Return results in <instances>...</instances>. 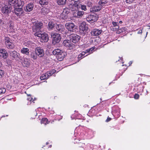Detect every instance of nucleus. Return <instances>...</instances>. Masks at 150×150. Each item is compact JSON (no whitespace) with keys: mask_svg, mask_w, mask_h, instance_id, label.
I'll return each mask as SVG.
<instances>
[{"mask_svg":"<svg viewBox=\"0 0 150 150\" xmlns=\"http://www.w3.org/2000/svg\"><path fill=\"white\" fill-rule=\"evenodd\" d=\"M34 4L32 3H30L28 4L24 9L26 12H29L31 11L33 8Z\"/></svg>","mask_w":150,"mask_h":150,"instance_id":"obj_15","label":"nucleus"},{"mask_svg":"<svg viewBox=\"0 0 150 150\" xmlns=\"http://www.w3.org/2000/svg\"><path fill=\"white\" fill-rule=\"evenodd\" d=\"M87 52H86V50L85 52H83L81 54L83 56V57H85V56H83L86 53H87Z\"/></svg>","mask_w":150,"mask_h":150,"instance_id":"obj_49","label":"nucleus"},{"mask_svg":"<svg viewBox=\"0 0 150 150\" xmlns=\"http://www.w3.org/2000/svg\"><path fill=\"white\" fill-rule=\"evenodd\" d=\"M144 86H141L140 87V88H141V89L139 90V92H143V89H144Z\"/></svg>","mask_w":150,"mask_h":150,"instance_id":"obj_48","label":"nucleus"},{"mask_svg":"<svg viewBox=\"0 0 150 150\" xmlns=\"http://www.w3.org/2000/svg\"><path fill=\"white\" fill-rule=\"evenodd\" d=\"M27 95L28 96V97L27 98V100L29 101V102H28V104L30 105V104H31L33 102L34 100H33V98L31 97V96L30 94H27Z\"/></svg>","mask_w":150,"mask_h":150,"instance_id":"obj_30","label":"nucleus"},{"mask_svg":"<svg viewBox=\"0 0 150 150\" xmlns=\"http://www.w3.org/2000/svg\"><path fill=\"white\" fill-rule=\"evenodd\" d=\"M100 100H102V98H100Z\"/></svg>","mask_w":150,"mask_h":150,"instance_id":"obj_60","label":"nucleus"},{"mask_svg":"<svg viewBox=\"0 0 150 150\" xmlns=\"http://www.w3.org/2000/svg\"><path fill=\"white\" fill-rule=\"evenodd\" d=\"M64 13H65L67 16L69 12V9L67 8H64L62 11Z\"/></svg>","mask_w":150,"mask_h":150,"instance_id":"obj_38","label":"nucleus"},{"mask_svg":"<svg viewBox=\"0 0 150 150\" xmlns=\"http://www.w3.org/2000/svg\"><path fill=\"white\" fill-rule=\"evenodd\" d=\"M80 32L83 35H84L88 30V27L84 23H81L79 27Z\"/></svg>","mask_w":150,"mask_h":150,"instance_id":"obj_9","label":"nucleus"},{"mask_svg":"<svg viewBox=\"0 0 150 150\" xmlns=\"http://www.w3.org/2000/svg\"><path fill=\"white\" fill-rule=\"evenodd\" d=\"M95 48V47H93L86 50V52L89 53V54L92 53L93 50Z\"/></svg>","mask_w":150,"mask_h":150,"instance_id":"obj_36","label":"nucleus"},{"mask_svg":"<svg viewBox=\"0 0 150 150\" xmlns=\"http://www.w3.org/2000/svg\"><path fill=\"white\" fill-rule=\"evenodd\" d=\"M21 63L22 65L26 67H28L30 64V62L28 59L27 58H25L23 60H21Z\"/></svg>","mask_w":150,"mask_h":150,"instance_id":"obj_21","label":"nucleus"},{"mask_svg":"<svg viewBox=\"0 0 150 150\" xmlns=\"http://www.w3.org/2000/svg\"><path fill=\"white\" fill-rule=\"evenodd\" d=\"M73 14L74 16L80 18L84 14V12L82 11H78L76 10V11L73 12Z\"/></svg>","mask_w":150,"mask_h":150,"instance_id":"obj_17","label":"nucleus"},{"mask_svg":"<svg viewBox=\"0 0 150 150\" xmlns=\"http://www.w3.org/2000/svg\"><path fill=\"white\" fill-rule=\"evenodd\" d=\"M142 28H140V30L138 32V34H141L142 33Z\"/></svg>","mask_w":150,"mask_h":150,"instance_id":"obj_50","label":"nucleus"},{"mask_svg":"<svg viewBox=\"0 0 150 150\" xmlns=\"http://www.w3.org/2000/svg\"><path fill=\"white\" fill-rule=\"evenodd\" d=\"M139 94L136 93L134 95V97L135 99H137L139 98Z\"/></svg>","mask_w":150,"mask_h":150,"instance_id":"obj_44","label":"nucleus"},{"mask_svg":"<svg viewBox=\"0 0 150 150\" xmlns=\"http://www.w3.org/2000/svg\"><path fill=\"white\" fill-rule=\"evenodd\" d=\"M105 3L102 1H100L99 2V5L96 6L92 8V10L93 12H97L99 11L102 8V5Z\"/></svg>","mask_w":150,"mask_h":150,"instance_id":"obj_12","label":"nucleus"},{"mask_svg":"<svg viewBox=\"0 0 150 150\" xmlns=\"http://www.w3.org/2000/svg\"><path fill=\"white\" fill-rule=\"evenodd\" d=\"M67 0H57V3L59 5H64L66 2Z\"/></svg>","mask_w":150,"mask_h":150,"instance_id":"obj_29","label":"nucleus"},{"mask_svg":"<svg viewBox=\"0 0 150 150\" xmlns=\"http://www.w3.org/2000/svg\"><path fill=\"white\" fill-rule=\"evenodd\" d=\"M47 144H48V143H47H47H46V144H47Z\"/></svg>","mask_w":150,"mask_h":150,"instance_id":"obj_61","label":"nucleus"},{"mask_svg":"<svg viewBox=\"0 0 150 150\" xmlns=\"http://www.w3.org/2000/svg\"><path fill=\"white\" fill-rule=\"evenodd\" d=\"M50 113V114H53L54 113V111H51Z\"/></svg>","mask_w":150,"mask_h":150,"instance_id":"obj_53","label":"nucleus"},{"mask_svg":"<svg viewBox=\"0 0 150 150\" xmlns=\"http://www.w3.org/2000/svg\"><path fill=\"white\" fill-rule=\"evenodd\" d=\"M41 123L46 125L48 123V120L46 118H43L41 120Z\"/></svg>","mask_w":150,"mask_h":150,"instance_id":"obj_32","label":"nucleus"},{"mask_svg":"<svg viewBox=\"0 0 150 150\" xmlns=\"http://www.w3.org/2000/svg\"><path fill=\"white\" fill-rule=\"evenodd\" d=\"M39 3L42 6L47 5L48 3V0H40Z\"/></svg>","mask_w":150,"mask_h":150,"instance_id":"obj_27","label":"nucleus"},{"mask_svg":"<svg viewBox=\"0 0 150 150\" xmlns=\"http://www.w3.org/2000/svg\"><path fill=\"white\" fill-rule=\"evenodd\" d=\"M8 5L11 7V6H15L17 5L18 0H8Z\"/></svg>","mask_w":150,"mask_h":150,"instance_id":"obj_23","label":"nucleus"},{"mask_svg":"<svg viewBox=\"0 0 150 150\" xmlns=\"http://www.w3.org/2000/svg\"><path fill=\"white\" fill-rule=\"evenodd\" d=\"M10 56L13 59H14L16 58H18L19 59H21V56L20 55V54L17 52L15 50H10L9 51Z\"/></svg>","mask_w":150,"mask_h":150,"instance_id":"obj_8","label":"nucleus"},{"mask_svg":"<svg viewBox=\"0 0 150 150\" xmlns=\"http://www.w3.org/2000/svg\"><path fill=\"white\" fill-rule=\"evenodd\" d=\"M14 13L18 16H20L23 13V9L22 7L16 8L14 9Z\"/></svg>","mask_w":150,"mask_h":150,"instance_id":"obj_19","label":"nucleus"},{"mask_svg":"<svg viewBox=\"0 0 150 150\" xmlns=\"http://www.w3.org/2000/svg\"><path fill=\"white\" fill-rule=\"evenodd\" d=\"M52 38V43L53 44L55 45L59 43L61 40V37L59 34L55 33H52L51 35Z\"/></svg>","mask_w":150,"mask_h":150,"instance_id":"obj_4","label":"nucleus"},{"mask_svg":"<svg viewBox=\"0 0 150 150\" xmlns=\"http://www.w3.org/2000/svg\"><path fill=\"white\" fill-rule=\"evenodd\" d=\"M146 95H147V93H148V91H147V90H146Z\"/></svg>","mask_w":150,"mask_h":150,"instance_id":"obj_55","label":"nucleus"},{"mask_svg":"<svg viewBox=\"0 0 150 150\" xmlns=\"http://www.w3.org/2000/svg\"><path fill=\"white\" fill-rule=\"evenodd\" d=\"M122 59H123L122 58H121L120 59V60H122Z\"/></svg>","mask_w":150,"mask_h":150,"instance_id":"obj_56","label":"nucleus"},{"mask_svg":"<svg viewBox=\"0 0 150 150\" xmlns=\"http://www.w3.org/2000/svg\"><path fill=\"white\" fill-rule=\"evenodd\" d=\"M4 74V71L3 70L0 69V78L2 77Z\"/></svg>","mask_w":150,"mask_h":150,"instance_id":"obj_42","label":"nucleus"},{"mask_svg":"<svg viewBox=\"0 0 150 150\" xmlns=\"http://www.w3.org/2000/svg\"><path fill=\"white\" fill-rule=\"evenodd\" d=\"M63 45L67 47H69V48L71 49V47L73 44L71 43L70 41L69 40H65L63 42Z\"/></svg>","mask_w":150,"mask_h":150,"instance_id":"obj_20","label":"nucleus"},{"mask_svg":"<svg viewBox=\"0 0 150 150\" xmlns=\"http://www.w3.org/2000/svg\"><path fill=\"white\" fill-rule=\"evenodd\" d=\"M113 114H116V115H117V116L119 117L120 115V112L119 111H118L116 113L113 112Z\"/></svg>","mask_w":150,"mask_h":150,"instance_id":"obj_46","label":"nucleus"},{"mask_svg":"<svg viewBox=\"0 0 150 150\" xmlns=\"http://www.w3.org/2000/svg\"><path fill=\"white\" fill-rule=\"evenodd\" d=\"M4 37L5 38L4 40L5 44L11 42V40L10 38L8 37V36H6V35H5L4 36Z\"/></svg>","mask_w":150,"mask_h":150,"instance_id":"obj_31","label":"nucleus"},{"mask_svg":"<svg viewBox=\"0 0 150 150\" xmlns=\"http://www.w3.org/2000/svg\"><path fill=\"white\" fill-rule=\"evenodd\" d=\"M42 10V13L44 15L48 13L50 11L49 9L46 8H43Z\"/></svg>","mask_w":150,"mask_h":150,"instance_id":"obj_33","label":"nucleus"},{"mask_svg":"<svg viewBox=\"0 0 150 150\" xmlns=\"http://www.w3.org/2000/svg\"><path fill=\"white\" fill-rule=\"evenodd\" d=\"M135 0H126V2L127 3L131 4Z\"/></svg>","mask_w":150,"mask_h":150,"instance_id":"obj_45","label":"nucleus"},{"mask_svg":"<svg viewBox=\"0 0 150 150\" xmlns=\"http://www.w3.org/2000/svg\"><path fill=\"white\" fill-rule=\"evenodd\" d=\"M21 52L23 54H25L26 55L29 54V50L28 48L23 47L21 50Z\"/></svg>","mask_w":150,"mask_h":150,"instance_id":"obj_24","label":"nucleus"},{"mask_svg":"<svg viewBox=\"0 0 150 150\" xmlns=\"http://www.w3.org/2000/svg\"><path fill=\"white\" fill-rule=\"evenodd\" d=\"M56 72L55 69H53L52 71H47L42 74L40 77L41 80H43L48 79L49 77Z\"/></svg>","mask_w":150,"mask_h":150,"instance_id":"obj_6","label":"nucleus"},{"mask_svg":"<svg viewBox=\"0 0 150 150\" xmlns=\"http://www.w3.org/2000/svg\"><path fill=\"white\" fill-rule=\"evenodd\" d=\"M82 57H83V56L82 55V54H80L78 56V57L79 58H82Z\"/></svg>","mask_w":150,"mask_h":150,"instance_id":"obj_52","label":"nucleus"},{"mask_svg":"<svg viewBox=\"0 0 150 150\" xmlns=\"http://www.w3.org/2000/svg\"><path fill=\"white\" fill-rule=\"evenodd\" d=\"M43 25L42 23L38 21L35 22L33 23V30L34 31H35L38 30H39Z\"/></svg>","mask_w":150,"mask_h":150,"instance_id":"obj_11","label":"nucleus"},{"mask_svg":"<svg viewBox=\"0 0 150 150\" xmlns=\"http://www.w3.org/2000/svg\"><path fill=\"white\" fill-rule=\"evenodd\" d=\"M111 120V118L110 117H108L107 119L106 120V122H108L110 121Z\"/></svg>","mask_w":150,"mask_h":150,"instance_id":"obj_51","label":"nucleus"},{"mask_svg":"<svg viewBox=\"0 0 150 150\" xmlns=\"http://www.w3.org/2000/svg\"><path fill=\"white\" fill-rule=\"evenodd\" d=\"M11 9L12 7L9 5H4L1 8V11L3 13L7 14L11 12Z\"/></svg>","mask_w":150,"mask_h":150,"instance_id":"obj_7","label":"nucleus"},{"mask_svg":"<svg viewBox=\"0 0 150 150\" xmlns=\"http://www.w3.org/2000/svg\"><path fill=\"white\" fill-rule=\"evenodd\" d=\"M65 25L67 29L71 32H73L75 30V25L72 23H67Z\"/></svg>","mask_w":150,"mask_h":150,"instance_id":"obj_10","label":"nucleus"},{"mask_svg":"<svg viewBox=\"0 0 150 150\" xmlns=\"http://www.w3.org/2000/svg\"><path fill=\"white\" fill-rule=\"evenodd\" d=\"M102 32L101 30H98L97 29H94L91 32L92 35L94 36H98Z\"/></svg>","mask_w":150,"mask_h":150,"instance_id":"obj_18","label":"nucleus"},{"mask_svg":"<svg viewBox=\"0 0 150 150\" xmlns=\"http://www.w3.org/2000/svg\"><path fill=\"white\" fill-rule=\"evenodd\" d=\"M81 4L79 1H73V2H70L69 5V7L70 9L74 12L80 7Z\"/></svg>","mask_w":150,"mask_h":150,"instance_id":"obj_3","label":"nucleus"},{"mask_svg":"<svg viewBox=\"0 0 150 150\" xmlns=\"http://www.w3.org/2000/svg\"><path fill=\"white\" fill-rule=\"evenodd\" d=\"M0 56L4 59L7 58L8 56V54L6 50L4 49H0Z\"/></svg>","mask_w":150,"mask_h":150,"instance_id":"obj_16","label":"nucleus"},{"mask_svg":"<svg viewBox=\"0 0 150 150\" xmlns=\"http://www.w3.org/2000/svg\"><path fill=\"white\" fill-rule=\"evenodd\" d=\"M93 3V1L91 0H89L87 2V6L89 7H90L92 6Z\"/></svg>","mask_w":150,"mask_h":150,"instance_id":"obj_37","label":"nucleus"},{"mask_svg":"<svg viewBox=\"0 0 150 150\" xmlns=\"http://www.w3.org/2000/svg\"><path fill=\"white\" fill-rule=\"evenodd\" d=\"M112 24L114 26H117V29H118L119 28V26L118 25V23H117L113 22H112Z\"/></svg>","mask_w":150,"mask_h":150,"instance_id":"obj_43","label":"nucleus"},{"mask_svg":"<svg viewBox=\"0 0 150 150\" xmlns=\"http://www.w3.org/2000/svg\"><path fill=\"white\" fill-rule=\"evenodd\" d=\"M53 54L56 55L57 59L61 61L62 60L64 57V54L62 51L59 49H54L52 51Z\"/></svg>","mask_w":150,"mask_h":150,"instance_id":"obj_2","label":"nucleus"},{"mask_svg":"<svg viewBox=\"0 0 150 150\" xmlns=\"http://www.w3.org/2000/svg\"><path fill=\"white\" fill-rule=\"evenodd\" d=\"M56 27L57 30L59 32L62 33L64 31V28L63 25L61 24L57 25L56 24Z\"/></svg>","mask_w":150,"mask_h":150,"instance_id":"obj_22","label":"nucleus"},{"mask_svg":"<svg viewBox=\"0 0 150 150\" xmlns=\"http://www.w3.org/2000/svg\"><path fill=\"white\" fill-rule=\"evenodd\" d=\"M30 55L31 57L33 59H36L37 58V55L35 51L31 52Z\"/></svg>","mask_w":150,"mask_h":150,"instance_id":"obj_28","label":"nucleus"},{"mask_svg":"<svg viewBox=\"0 0 150 150\" xmlns=\"http://www.w3.org/2000/svg\"><path fill=\"white\" fill-rule=\"evenodd\" d=\"M6 92V89L4 88H0V95L4 94Z\"/></svg>","mask_w":150,"mask_h":150,"instance_id":"obj_39","label":"nucleus"},{"mask_svg":"<svg viewBox=\"0 0 150 150\" xmlns=\"http://www.w3.org/2000/svg\"><path fill=\"white\" fill-rule=\"evenodd\" d=\"M35 35L40 38V41L42 42H46L49 40L47 34L43 31H37L35 33Z\"/></svg>","mask_w":150,"mask_h":150,"instance_id":"obj_1","label":"nucleus"},{"mask_svg":"<svg viewBox=\"0 0 150 150\" xmlns=\"http://www.w3.org/2000/svg\"><path fill=\"white\" fill-rule=\"evenodd\" d=\"M60 17L63 19L65 20L67 19V16L65 13H64L63 11L60 14Z\"/></svg>","mask_w":150,"mask_h":150,"instance_id":"obj_34","label":"nucleus"},{"mask_svg":"<svg viewBox=\"0 0 150 150\" xmlns=\"http://www.w3.org/2000/svg\"><path fill=\"white\" fill-rule=\"evenodd\" d=\"M1 22V20L0 19V23Z\"/></svg>","mask_w":150,"mask_h":150,"instance_id":"obj_58","label":"nucleus"},{"mask_svg":"<svg viewBox=\"0 0 150 150\" xmlns=\"http://www.w3.org/2000/svg\"><path fill=\"white\" fill-rule=\"evenodd\" d=\"M9 26L10 28L12 29L13 28V24L12 23H11L9 25Z\"/></svg>","mask_w":150,"mask_h":150,"instance_id":"obj_47","label":"nucleus"},{"mask_svg":"<svg viewBox=\"0 0 150 150\" xmlns=\"http://www.w3.org/2000/svg\"><path fill=\"white\" fill-rule=\"evenodd\" d=\"M6 47L9 49H12L14 48L15 45L14 43L12 42L8 43L5 44Z\"/></svg>","mask_w":150,"mask_h":150,"instance_id":"obj_25","label":"nucleus"},{"mask_svg":"<svg viewBox=\"0 0 150 150\" xmlns=\"http://www.w3.org/2000/svg\"><path fill=\"white\" fill-rule=\"evenodd\" d=\"M80 7L82 10L86 11L87 10L86 6L85 5H81V4Z\"/></svg>","mask_w":150,"mask_h":150,"instance_id":"obj_40","label":"nucleus"},{"mask_svg":"<svg viewBox=\"0 0 150 150\" xmlns=\"http://www.w3.org/2000/svg\"><path fill=\"white\" fill-rule=\"evenodd\" d=\"M24 4V2L21 0H18V2L17 4V6H23Z\"/></svg>","mask_w":150,"mask_h":150,"instance_id":"obj_35","label":"nucleus"},{"mask_svg":"<svg viewBox=\"0 0 150 150\" xmlns=\"http://www.w3.org/2000/svg\"><path fill=\"white\" fill-rule=\"evenodd\" d=\"M56 24H54L52 22H50L48 24V29L50 30L52 29L54 26H56Z\"/></svg>","mask_w":150,"mask_h":150,"instance_id":"obj_26","label":"nucleus"},{"mask_svg":"<svg viewBox=\"0 0 150 150\" xmlns=\"http://www.w3.org/2000/svg\"><path fill=\"white\" fill-rule=\"evenodd\" d=\"M70 37L71 40L74 43L78 42L80 39V37L76 34L72 35Z\"/></svg>","mask_w":150,"mask_h":150,"instance_id":"obj_14","label":"nucleus"},{"mask_svg":"<svg viewBox=\"0 0 150 150\" xmlns=\"http://www.w3.org/2000/svg\"><path fill=\"white\" fill-rule=\"evenodd\" d=\"M147 34H148V32H147L146 33V35H147Z\"/></svg>","mask_w":150,"mask_h":150,"instance_id":"obj_57","label":"nucleus"},{"mask_svg":"<svg viewBox=\"0 0 150 150\" xmlns=\"http://www.w3.org/2000/svg\"><path fill=\"white\" fill-rule=\"evenodd\" d=\"M35 51L39 57H42L44 55L43 50L40 47H37L35 49Z\"/></svg>","mask_w":150,"mask_h":150,"instance_id":"obj_13","label":"nucleus"},{"mask_svg":"<svg viewBox=\"0 0 150 150\" xmlns=\"http://www.w3.org/2000/svg\"><path fill=\"white\" fill-rule=\"evenodd\" d=\"M98 18V15L96 14L89 15L86 17V20L90 23H93L96 21Z\"/></svg>","mask_w":150,"mask_h":150,"instance_id":"obj_5","label":"nucleus"},{"mask_svg":"<svg viewBox=\"0 0 150 150\" xmlns=\"http://www.w3.org/2000/svg\"><path fill=\"white\" fill-rule=\"evenodd\" d=\"M122 23V21H119V23H120V24H121V23Z\"/></svg>","mask_w":150,"mask_h":150,"instance_id":"obj_54","label":"nucleus"},{"mask_svg":"<svg viewBox=\"0 0 150 150\" xmlns=\"http://www.w3.org/2000/svg\"><path fill=\"white\" fill-rule=\"evenodd\" d=\"M76 118L77 119H82L83 120H85L84 117H82V116L80 114H79L76 117Z\"/></svg>","mask_w":150,"mask_h":150,"instance_id":"obj_41","label":"nucleus"},{"mask_svg":"<svg viewBox=\"0 0 150 150\" xmlns=\"http://www.w3.org/2000/svg\"><path fill=\"white\" fill-rule=\"evenodd\" d=\"M51 145H50V146H49V147H51Z\"/></svg>","mask_w":150,"mask_h":150,"instance_id":"obj_59","label":"nucleus"}]
</instances>
